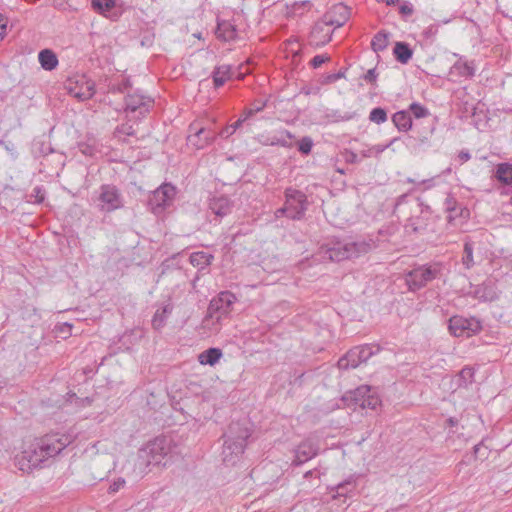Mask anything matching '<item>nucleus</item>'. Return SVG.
Here are the masks:
<instances>
[{
  "instance_id": "obj_1",
  "label": "nucleus",
  "mask_w": 512,
  "mask_h": 512,
  "mask_svg": "<svg viewBox=\"0 0 512 512\" xmlns=\"http://www.w3.org/2000/svg\"><path fill=\"white\" fill-rule=\"evenodd\" d=\"M170 454V441L166 437H156L139 448L124 468L134 479H140L150 472L151 466H166L171 458Z\"/></svg>"
},
{
  "instance_id": "obj_2",
  "label": "nucleus",
  "mask_w": 512,
  "mask_h": 512,
  "mask_svg": "<svg viewBox=\"0 0 512 512\" xmlns=\"http://www.w3.org/2000/svg\"><path fill=\"white\" fill-rule=\"evenodd\" d=\"M252 430L249 422L232 421L223 434L222 461L227 466H234L241 458L251 437Z\"/></svg>"
},
{
  "instance_id": "obj_3",
  "label": "nucleus",
  "mask_w": 512,
  "mask_h": 512,
  "mask_svg": "<svg viewBox=\"0 0 512 512\" xmlns=\"http://www.w3.org/2000/svg\"><path fill=\"white\" fill-rule=\"evenodd\" d=\"M410 205V210L419 213L417 216H410L405 224L407 232L419 233L426 229L428 218L431 215L429 206L424 205L419 198H413L410 194L400 195L395 202L393 213L401 212L404 205Z\"/></svg>"
},
{
  "instance_id": "obj_4",
  "label": "nucleus",
  "mask_w": 512,
  "mask_h": 512,
  "mask_svg": "<svg viewBox=\"0 0 512 512\" xmlns=\"http://www.w3.org/2000/svg\"><path fill=\"white\" fill-rule=\"evenodd\" d=\"M443 265L440 262H432L414 266L405 273V283L410 292H416L424 288L428 283L442 276Z\"/></svg>"
},
{
  "instance_id": "obj_5",
  "label": "nucleus",
  "mask_w": 512,
  "mask_h": 512,
  "mask_svg": "<svg viewBox=\"0 0 512 512\" xmlns=\"http://www.w3.org/2000/svg\"><path fill=\"white\" fill-rule=\"evenodd\" d=\"M345 406L353 410L371 409L376 410L381 405V399L376 389L369 385H360L354 390L345 392L342 396Z\"/></svg>"
},
{
  "instance_id": "obj_6",
  "label": "nucleus",
  "mask_w": 512,
  "mask_h": 512,
  "mask_svg": "<svg viewBox=\"0 0 512 512\" xmlns=\"http://www.w3.org/2000/svg\"><path fill=\"white\" fill-rule=\"evenodd\" d=\"M235 301L236 297L232 292L221 291L209 303L206 316L203 320L205 326L211 328V326L220 324L221 320L230 314Z\"/></svg>"
},
{
  "instance_id": "obj_7",
  "label": "nucleus",
  "mask_w": 512,
  "mask_h": 512,
  "mask_svg": "<svg viewBox=\"0 0 512 512\" xmlns=\"http://www.w3.org/2000/svg\"><path fill=\"white\" fill-rule=\"evenodd\" d=\"M94 201L98 211L103 214H110L124 207V197L113 184H102Z\"/></svg>"
},
{
  "instance_id": "obj_8",
  "label": "nucleus",
  "mask_w": 512,
  "mask_h": 512,
  "mask_svg": "<svg viewBox=\"0 0 512 512\" xmlns=\"http://www.w3.org/2000/svg\"><path fill=\"white\" fill-rule=\"evenodd\" d=\"M36 447L44 452L48 459L61 453L74 441V436L65 432H51L36 438Z\"/></svg>"
},
{
  "instance_id": "obj_9",
  "label": "nucleus",
  "mask_w": 512,
  "mask_h": 512,
  "mask_svg": "<svg viewBox=\"0 0 512 512\" xmlns=\"http://www.w3.org/2000/svg\"><path fill=\"white\" fill-rule=\"evenodd\" d=\"M154 105V100L144 95L140 90L128 92L125 96V108L127 116L134 120L144 118Z\"/></svg>"
},
{
  "instance_id": "obj_10",
  "label": "nucleus",
  "mask_w": 512,
  "mask_h": 512,
  "mask_svg": "<svg viewBox=\"0 0 512 512\" xmlns=\"http://www.w3.org/2000/svg\"><path fill=\"white\" fill-rule=\"evenodd\" d=\"M284 203L290 212V220L300 221L304 219L309 207V201L307 195L303 191L293 187H287L284 190Z\"/></svg>"
},
{
  "instance_id": "obj_11",
  "label": "nucleus",
  "mask_w": 512,
  "mask_h": 512,
  "mask_svg": "<svg viewBox=\"0 0 512 512\" xmlns=\"http://www.w3.org/2000/svg\"><path fill=\"white\" fill-rule=\"evenodd\" d=\"M175 196L176 187L163 183L149 195L147 206L153 214L159 215L173 204Z\"/></svg>"
},
{
  "instance_id": "obj_12",
  "label": "nucleus",
  "mask_w": 512,
  "mask_h": 512,
  "mask_svg": "<svg viewBox=\"0 0 512 512\" xmlns=\"http://www.w3.org/2000/svg\"><path fill=\"white\" fill-rule=\"evenodd\" d=\"M68 94L80 101L91 99L95 94V83L84 74H76L65 81Z\"/></svg>"
},
{
  "instance_id": "obj_13",
  "label": "nucleus",
  "mask_w": 512,
  "mask_h": 512,
  "mask_svg": "<svg viewBox=\"0 0 512 512\" xmlns=\"http://www.w3.org/2000/svg\"><path fill=\"white\" fill-rule=\"evenodd\" d=\"M448 328L455 337L469 338L482 330V323L476 317L466 318L455 315L449 319Z\"/></svg>"
},
{
  "instance_id": "obj_14",
  "label": "nucleus",
  "mask_w": 512,
  "mask_h": 512,
  "mask_svg": "<svg viewBox=\"0 0 512 512\" xmlns=\"http://www.w3.org/2000/svg\"><path fill=\"white\" fill-rule=\"evenodd\" d=\"M375 354V350L372 345L365 344L353 347L344 356H342L337 363V366L341 370H348L350 368H356L361 363L369 360L372 355Z\"/></svg>"
},
{
  "instance_id": "obj_15",
  "label": "nucleus",
  "mask_w": 512,
  "mask_h": 512,
  "mask_svg": "<svg viewBox=\"0 0 512 512\" xmlns=\"http://www.w3.org/2000/svg\"><path fill=\"white\" fill-rule=\"evenodd\" d=\"M188 131V144L198 150L211 145L216 139V134L213 130L205 127H199L195 123L189 125Z\"/></svg>"
},
{
  "instance_id": "obj_16",
  "label": "nucleus",
  "mask_w": 512,
  "mask_h": 512,
  "mask_svg": "<svg viewBox=\"0 0 512 512\" xmlns=\"http://www.w3.org/2000/svg\"><path fill=\"white\" fill-rule=\"evenodd\" d=\"M318 452V443L312 439H305L294 449V459L292 460L291 465L300 466L316 457Z\"/></svg>"
},
{
  "instance_id": "obj_17",
  "label": "nucleus",
  "mask_w": 512,
  "mask_h": 512,
  "mask_svg": "<svg viewBox=\"0 0 512 512\" xmlns=\"http://www.w3.org/2000/svg\"><path fill=\"white\" fill-rule=\"evenodd\" d=\"M320 253L322 254L323 259H328L331 261H343L346 259H351V253L348 249L347 242L337 241L334 243L324 244L321 246Z\"/></svg>"
},
{
  "instance_id": "obj_18",
  "label": "nucleus",
  "mask_w": 512,
  "mask_h": 512,
  "mask_svg": "<svg viewBox=\"0 0 512 512\" xmlns=\"http://www.w3.org/2000/svg\"><path fill=\"white\" fill-rule=\"evenodd\" d=\"M351 9L344 3L333 5L322 17L330 26L341 27L350 18Z\"/></svg>"
},
{
  "instance_id": "obj_19",
  "label": "nucleus",
  "mask_w": 512,
  "mask_h": 512,
  "mask_svg": "<svg viewBox=\"0 0 512 512\" xmlns=\"http://www.w3.org/2000/svg\"><path fill=\"white\" fill-rule=\"evenodd\" d=\"M473 298L481 302H494L500 297V292L492 280H486L474 287L471 292Z\"/></svg>"
},
{
  "instance_id": "obj_20",
  "label": "nucleus",
  "mask_w": 512,
  "mask_h": 512,
  "mask_svg": "<svg viewBox=\"0 0 512 512\" xmlns=\"http://www.w3.org/2000/svg\"><path fill=\"white\" fill-rule=\"evenodd\" d=\"M47 460L49 459L46 457V455H44V452L40 451V449H37L36 440H34V442L22 452L20 463L22 466H24L26 462L28 469H35L42 467L44 462ZM21 469L24 468L21 467Z\"/></svg>"
},
{
  "instance_id": "obj_21",
  "label": "nucleus",
  "mask_w": 512,
  "mask_h": 512,
  "mask_svg": "<svg viewBox=\"0 0 512 512\" xmlns=\"http://www.w3.org/2000/svg\"><path fill=\"white\" fill-rule=\"evenodd\" d=\"M332 34L333 30L330 29V25L322 19L313 26L309 41L315 46H324L331 41Z\"/></svg>"
},
{
  "instance_id": "obj_22",
  "label": "nucleus",
  "mask_w": 512,
  "mask_h": 512,
  "mask_svg": "<svg viewBox=\"0 0 512 512\" xmlns=\"http://www.w3.org/2000/svg\"><path fill=\"white\" fill-rule=\"evenodd\" d=\"M444 209L448 213V222H453L458 218H468L469 210L458 203L453 194L449 193L444 201Z\"/></svg>"
},
{
  "instance_id": "obj_23",
  "label": "nucleus",
  "mask_w": 512,
  "mask_h": 512,
  "mask_svg": "<svg viewBox=\"0 0 512 512\" xmlns=\"http://www.w3.org/2000/svg\"><path fill=\"white\" fill-rule=\"evenodd\" d=\"M475 74V68L472 63L467 61L458 60L450 68L449 75L454 82L459 81L461 78H472Z\"/></svg>"
},
{
  "instance_id": "obj_24",
  "label": "nucleus",
  "mask_w": 512,
  "mask_h": 512,
  "mask_svg": "<svg viewBox=\"0 0 512 512\" xmlns=\"http://www.w3.org/2000/svg\"><path fill=\"white\" fill-rule=\"evenodd\" d=\"M436 122V118H433L427 121V125L422 129L418 128V125H416L414 130L415 135H413L412 138L419 146H430V139L436 129Z\"/></svg>"
},
{
  "instance_id": "obj_25",
  "label": "nucleus",
  "mask_w": 512,
  "mask_h": 512,
  "mask_svg": "<svg viewBox=\"0 0 512 512\" xmlns=\"http://www.w3.org/2000/svg\"><path fill=\"white\" fill-rule=\"evenodd\" d=\"M209 209L216 216L222 218L232 211L230 200L226 196L214 197L210 200Z\"/></svg>"
},
{
  "instance_id": "obj_26",
  "label": "nucleus",
  "mask_w": 512,
  "mask_h": 512,
  "mask_svg": "<svg viewBox=\"0 0 512 512\" xmlns=\"http://www.w3.org/2000/svg\"><path fill=\"white\" fill-rule=\"evenodd\" d=\"M391 120L399 132H408L413 127L412 117L407 110L395 112L392 115Z\"/></svg>"
},
{
  "instance_id": "obj_27",
  "label": "nucleus",
  "mask_w": 512,
  "mask_h": 512,
  "mask_svg": "<svg viewBox=\"0 0 512 512\" xmlns=\"http://www.w3.org/2000/svg\"><path fill=\"white\" fill-rule=\"evenodd\" d=\"M293 138V135L290 131L283 129L278 131L277 133L267 136L263 141V145L269 146H281V147H289L291 143L289 140Z\"/></svg>"
},
{
  "instance_id": "obj_28",
  "label": "nucleus",
  "mask_w": 512,
  "mask_h": 512,
  "mask_svg": "<svg viewBox=\"0 0 512 512\" xmlns=\"http://www.w3.org/2000/svg\"><path fill=\"white\" fill-rule=\"evenodd\" d=\"M172 311H173V305L170 302L159 307L153 315V318L151 321L152 327L155 330L162 329L166 325L167 319L171 315Z\"/></svg>"
},
{
  "instance_id": "obj_29",
  "label": "nucleus",
  "mask_w": 512,
  "mask_h": 512,
  "mask_svg": "<svg viewBox=\"0 0 512 512\" xmlns=\"http://www.w3.org/2000/svg\"><path fill=\"white\" fill-rule=\"evenodd\" d=\"M211 76L214 87L220 88L226 81L232 78V68L230 65L216 66Z\"/></svg>"
},
{
  "instance_id": "obj_30",
  "label": "nucleus",
  "mask_w": 512,
  "mask_h": 512,
  "mask_svg": "<svg viewBox=\"0 0 512 512\" xmlns=\"http://www.w3.org/2000/svg\"><path fill=\"white\" fill-rule=\"evenodd\" d=\"M393 55L399 63L407 64L413 56V50L407 42L398 41L393 48Z\"/></svg>"
},
{
  "instance_id": "obj_31",
  "label": "nucleus",
  "mask_w": 512,
  "mask_h": 512,
  "mask_svg": "<svg viewBox=\"0 0 512 512\" xmlns=\"http://www.w3.org/2000/svg\"><path fill=\"white\" fill-rule=\"evenodd\" d=\"M223 356L220 348L210 347L198 355V361L202 365L214 366Z\"/></svg>"
},
{
  "instance_id": "obj_32",
  "label": "nucleus",
  "mask_w": 512,
  "mask_h": 512,
  "mask_svg": "<svg viewBox=\"0 0 512 512\" xmlns=\"http://www.w3.org/2000/svg\"><path fill=\"white\" fill-rule=\"evenodd\" d=\"M213 259L214 256L212 254L204 251L193 252L189 257L190 263L200 271L209 267Z\"/></svg>"
},
{
  "instance_id": "obj_33",
  "label": "nucleus",
  "mask_w": 512,
  "mask_h": 512,
  "mask_svg": "<svg viewBox=\"0 0 512 512\" xmlns=\"http://www.w3.org/2000/svg\"><path fill=\"white\" fill-rule=\"evenodd\" d=\"M41 67L47 71L55 69L58 65L57 55L50 49H43L38 54Z\"/></svg>"
},
{
  "instance_id": "obj_34",
  "label": "nucleus",
  "mask_w": 512,
  "mask_h": 512,
  "mask_svg": "<svg viewBox=\"0 0 512 512\" xmlns=\"http://www.w3.org/2000/svg\"><path fill=\"white\" fill-rule=\"evenodd\" d=\"M355 486V479L353 478V476H350L348 479L338 483L337 485L331 488V491L336 492V494L333 497H347L355 489Z\"/></svg>"
},
{
  "instance_id": "obj_35",
  "label": "nucleus",
  "mask_w": 512,
  "mask_h": 512,
  "mask_svg": "<svg viewBox=\"0 0 512 512\" xmlns=\"http://www.w3.org/2000/svg\"><path fill=\"white\" fill-rule=\"evenodd\" d=\"M390 33L385 30L377 32L371 41V48L374 52H380L385 50L389 44Z\"/></svg>"
},
{
  "instance_id": "obj_36",
  "label": "nucleus",
  "mask_w": 512,
  "mask_h": 512,
  "mask_svg": "<svg viewBox=\"0 0 512 512\" xmlns=\"http://www.w3.org/2000/svg\"><path fill=\"white\" fill-rule=\"evenodd\" d=\"M496 178L505 185H512V164L500 163L497 165Z\"/></svg>"
},
{
  "instance_id": "obj_37",
  "label": "nucleus",
  "mask_w": 512,
  "mask_h": 512,
  "mask_svg": "<svg viewBox=\"0 0 512 512\" xmlns=\"http://www.w3.org/2000/svg\"><path fill=\"white\" fill-rule=\"evenodd\" d=\"M348 243V249L350 250L351 258L359 257L361 254H365L369 252L373 244L370 242H366L364 240L362 241H354V242H347Z\"/></svg>"
},
{
  "instance_id": "obj_38",
  "label": "nucleus",
  "mask_w": 512,
  "mask_h": 512,
  "mask_svg": "<svg viewBox=\"0 0 512 512\" xmlns=\"http://www.w3.org/2000/svg\"><path fill=\"white\" fill-rule=\"evenodd\" d=\"M473 252H474V243L467 238L464 241L463 245V257H462V264L466 269H471L474 266V259H473Z\"/></svg>"
},
{
  "instance_id": "obj_39",
  "label": "nucleus",
  "mask_w": 512,
  "mask_h": 512,
  "mask_svg": "<svg viewBox=\"0 0 512 512\" xmlns=\"http://www.w3.org/2000/svg\"><path fill=\"white\" fill-rule=\"evenodd\" d=\"M475 370L470 366L463 367L458 374V386L467 387L474 381Z\"/></svg>"
},
{
  "instance_id": "obj_40",
  "label": "nucleus",
  "mask_w": 512,
  "mask_h": 512,
  "mask_svg": "<svg viewBox=\"0 0 512 512\" xmlns=\"http://www.w3.org/2000/svg\"><path fill=\"white\" fill-rule=\"evenodd\" d=\"M132 88V83L129 77H124L121 82L118 83H110L108 85V92L115 93H128Z\"/></svg>"
},
{
  "instance_id": "obj_41",
  "label": "nucleus",
  "mask_w": 512,
  "mask_h": 512,
  "mask_svg": "<svg viewBox=\"0 0 512 512\" xmlns=\"http://www.w3.org/2000/svg\"><path fill=\"white\" fill-rule=\"evenodd\" d=\"M369 120L375 124H383L387 121L388 115L385 108L375 107L369 113Z\"/></svg>"
},
{
  "instance_id": "obj_42",
  "label": "nucleus",
  "mask_w": 512,
  "mask_h": 512,
  "mask_svg": "<svg viewBox=\"0 0 512 512\" xmlns=\"http://www.w3.org/2000/svg\"><path fill=\"white\" fill-rule=\"evenodd\" d=\"M92 7L100 14L111 11L115 6V0H92Z\"/></svg>"
},
{
  "instance_id": "obj_43",
  "label": "nucleus",
  "mask_w": 512,
  "mask_h": 512,
  "mask_svg": "<svg viewBox=\"0 0 512 512\" xmlns=\"http://www.w3.org/2000/svg\"><path fill=\"white\" fill-rule=\"evenodd\" d=\"M407 111L412 114L416 119L427 118L430 116L429 110L418 102H413L409 105Z\"/></svg>"
},
{
  "instance_id": "obj_44",
  "label": "nucleus",
  "mask_w": 512,
  "mask_h": 512,
  "mask_svg": "<svg viewBox=\"0 0 512 512\" xmlns=\"http://www.w3.org/2000/svg\"><path fill=\"white\" fill-rule=\"evenodd\" d=\"M134 136L135 129L129 123L118 125L114 130V137L121 139V136Z\"/></svg>"
},
{
  "instance_id": "obj_45",
  "label": "nucleus",
  "mask_w": 512,
  "mask_h": 512,
  "mask_svg": "<svg viewBox=\"0 0 512 512\" xmlns=\"http://www.w3.org/2000/svg\"><path fill=\"white\" fill-rule=\"evenodd\" d=\"M30 199L28 202L41 204L45 199V189L43 186H36L33 188L31 194L29 195Z\"/></svg>"
},
{
  "instance_id": "obj_46",
  "label": "nucleus",
  "mask_w": 512,
  "mask_h": 512,
  "mask_svg": "<svg viewBox=\"0 0 512 512\" xmlns=\"http://www.w3.org/2000/svg\"><path fill=\"white\" fill-rule=\"evenodd\" d=\"M313 140L309 136H305L298 141V151L303 155H309L312 151Z\"/></svg>"
},
{
  "instance_id": "obj_47",
  "label": "nucleus",
  "mask_w": 512,
  "mask_h": 512,
  "mask_svg": "<svg viewBox=\"0 0 512 512\" xmlns=\"http://www.w3.org/2000/svg\"><path fill=\"white\" fill-rule=\"evenodd\" d=\"M68 401L71 403H75L78 407H87L90 406L93 402V399L90 397L80 398L75 393H68Z\"/></svg>"
},
{
  "instance_id": "obj_48",
  "label": "nucleus",
  "mask_w": 512,
  "mask_h": 512,
  "mask_svg": "<svg viewBox=\"0 0 512 512\" xmlns=\"http://www.w3.org/2000/svg\"><path fill=\"white\" fill-rule=\"evenodd\" d=\"M347 68L340 69L337 73L327 74L321 80V84L327 85L338 81L339 79L345 78Z\"/></svg>"
},
{
  "instance_id": "obj_49",
  "label": "nucleus",
  "mask_w": 512,
  "mask_h": 512,
  "mask_svg": "<svg viewBox=\"0 0 512 512\" xmlns=\"http://www.w3.org/2000/svg\"><path fill=\"white\" fill-rule=\"evenodd\" d=\"M440 24L434 23L430 24L428 27H426L423 32L422 36L425 40L433 42L435 40V37L439 31Z\"/></svg>"
},
{
  "instance_id": "obj_50",
  "label": "nucleus",
  "mask_w": 512,
  "mask_h": 512,
  "mask_svg": "<svg viewBox=\"0 0 512 512\" xmlns=\"http://www.w3.org/2000/svg\"><path fill=\"white\" fill-rule=\"evenodd\" d=\"M334 122H346L355 119L358 114L355 111H349L345 113H339L338 111L333 112Z\"/></svg>"
},
{
  "instance_id": "obj_51",
  "label": "nucleus",
  "mask_w": 512,
  "mask_h": 512,
  "mask_svg": "<svg viewBox=\"0 0 512 512\" xmlns=\"http://www.w3.org/2000/svg\"><path fill=\"white\" fill-rule=\"evenodd\" d=\"M247 115L244 117V118H239L237 121H235L233 124H231L230 126H228L225 130H223L220 135L222 137H227L229 136L230 134H233L241 125L244 121H246L247 119Z\"/></svg>"
},
{
  "instance_id": "obj_52",
  "label": "nucleus",
  "mask_w": 512,
  "mask_h": 512,
  "mask_svg": "<svg viewBox=\"0 0 512 512\" xmlns=\"http://www.w3.org/2000/svg\"><path fill=\"white\" fill-rule=\"evenodd\" d=\"M331 60L330 56H328L327 54H318V55H315L311 60H310V65L314 68V69H317L319 68L322 64L326 63V62H329Z\"/></svg>"
},
{
  "instance_id": "obj_53",
  "label": "nucleus",
  "mask_w": 512,
  "mask_h": 512,
  "mask_svg": "<svg viewBox=\"0 0 512 512\" xmlns=\"http://www.w3.org/2000/svg\"><path fill=\"white\" fill-rule=\"evenodd\" d=\"M0 145L4 147V149L12 156L13 159H16L18 157L16 147L11 141H5L4 139H0Z\"/></svg>"
},
{
  "instance_id": "obj_54",
  "label": "nucleus",
  "mask_w": 512,
  "mask_h": 512,
  "mask_svg": "<svg viewBox=\"0 0 512 512\" xmlns=\"http://www.w3.org/2000/svg\"><path fill=\"white\" fill-rule=\"evenodd\" d=\"M342 156L346 163L356 164L359 162L358 155L355 152H353L352 150L345 149L342 152Z\"/></svg>"
},
{
  "instance_id": "obj_55",
  "label": "nucleus",
  "mask_w": 512,
  "mask_h": 512,
  "mask_svg": "<svg viewBox=\"0 0 512 512\" xmlns=\"http://www.w3.org/2000/svg\"><path fill=\"white\" fill-rule=\"evenodd\" d=\"M266 107V101H256L252 104V107L247 110V117L254 115L257 112L262 111Z\"/></svg>"
},
{
  "instance_id": "obj_56",
  "label": "nucleus",
  "mask_w": 512,
  "mask_h": 512,
  "mask_svg": "<svg viewBox=\"0 0 512 512\" xmlns=\"http://www.w3.org/2000/svg\"><path fill=\"white\" fill-rule=\"evenodd\" d=\"M378 73L376 71V68L369 69L363 76L362 79L366 81L367 83H370L374 85L377 81Z\"/></svg>"
},
{
  "instance_id": "obj_57",
  "label": "nucleus",
  "mask_w": 512,
  "mask_h": 512,
  "mask_svg": "<svg viewBox=\"0 0 512 512\" xmlns=\"http://www.w3.org/2000/svg\"><path fill=\"white\" fill-rule=\"evenodd\" d=\"M8 18L0 13V41L4 39L7 33Z\"/></svg>"
},
{
  "instance_id": "obj_58",
  "label": "nucleus",
  "mask_w": 512,
  "mask_h": 512,
  "mask_svg": "<svg viewBox=\"0 0 512 512\" xmlns=\"http://www.w3.org/2000/svg\"><path fill=\"white\" fill-rule=\"evenodd\" d=\"M413 12H414L413 6L408 2L403 3L399 7V13L404 16H410L413 14Z\"/></svg>"
},
{
  "instance_id": "obj_59",
  "label": "nucleus",
  "mask_w": 512,
  "mask_h": 512,
  "mask_svg": "<svg viewBox=\"0 0 512 512\" xmlns=\"http://www.w3.org/2000/svg\"><path fill=\"white\" fill-rule=\"evenodd\" d=\"M289 213L287 206L284 204L282 207L276 209L274 215L276 218L287 217L289 219Z\"/></svg>"
},
{
  "instance_id": "obj_60",
  "label": "nucleus",
  "mask_w": 512,
  "mask_h": 512,
  "mask_svg": "<svg viewBox=\"0 0 512 512\" xmlns=\"http://www.w3.org/2000/svg\"><path fill=\"white\" fill-rule=\"evenodd\" d=\"M398 140H399V137H394L393 139L390 140V142L388 144H386V145H376V146H374V149H375L376 153H382L387 148H389L393 143H395Z\"/></svg>"
},
{
  "instance_id": "obj_61",
  "label": "nucleus",
  "mask_w": 512,
  "mask_h": 512,
  "mask_svg": "<svg viewBox=\"0 0 512 512\" xmlns=\"http://www.w3.org/2000/svg\"><path fill=\"white\" fill-rule=\"evenodd\" d=\"M458 158L461 163H465L471 159V154L468 150H461L458 154Z\"/></svg>"
},
{
  "instance_id": "obj_62",
  "label": "nucleus",
  "mask_w": 512,
  "mask_h": 512,
  "mask_svg": "<svg viewBox=\"0 0 512 512\" xmlns=\"http://www.w3.org/2000/svg\"><path fill=\"white\" fill-rule=\"evenodd\" d=\"M458 425V419L455 418V417H449L446 421H445V427H454Z\"/></svg>"
},
{
  "instance_id": "obj_63",
  "label": "nucleus",
  "mask_w": 512,
  "mask_h": 512,
  "mask_svg": "<svg viewBox=\"0 0 512 512\" xmlns=\"http://www.w3.org/2000/svg\"><path fill=\"white\" fill-rule=\"evenodd\" d=\"M82 153L88 156H93L95 149L89 145H86L84 148L81 149Z\"/></svg>"
},
{
  "instance_id": "obj_64",
  "label": "nucleus",
  "mask_w": 512,
  "mask_h": 512,
  "mask_svg": "<svg viewBox=\"0 0 512 512\" xmlns=\"http://www.w3.org/2000/svg\"><path fill=\"white\" fill-rule=\"evenodd\" d=\"M316 471H317L316 469H313V470H309V471L305 472L304 478L308 479V478L312 477L316 473Z\"/></svg>"
}]
</instances>
